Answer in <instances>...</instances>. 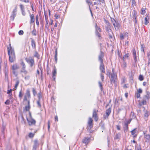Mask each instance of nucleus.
Instances as JSON below:
<instances>
[{
	"label": "nucleus",
	"instance_id": "1",
	"mask_svg": "<svg viewBox=\"0 0 150 150\" xmlns=\"http://www.w3.org/2000/svg\"><path fill=\"white\" fill-rule=\"evenodd\" d=\"M7 50L8 54L9 56V61L11 62H13L16 60V56L14 50L11 47V45L9 47H8Z\"/></svg>",
	"mask_w": 150,
	"mask_h": 150
},
{
	"label": "nucleus",
	"instance_id": "2",
	"mask_svg": "<svg viewBox=\"0 0 150 150\" xmlns=\"http://www.w3.org/2000/svg\"><path fill=\"white\" fill-rule=\"evenodd\" d=\"M104 57V53L101 51L100 52V54L99 56V60L100 62V71L103 73H105V69L104 65L103 64V58Z\"/></svg>",
	"mask_w": 150,
	"mask_h": 150
},
{
	"label": "nucleus",
	"instance_id": "3",
	"mask_svg": "<svg viewBox=\"0 0 150 150\" xmlns=\"http://www.w3.org/2000/svg\"><path fill=\"white\" fill-rule=\"evenodd\" d=\"M25 60L27 63L30 65V67L32 68V70H33L35 69V61L33 57H30L26 58Z\"/></svg>",
	"mask_w": 150,
	"mask_h": 150
},
{
	"label": "nucleus",
	"instance_id": "4",
	"mask_svg": "<svg viewBox=\"0 0 150 150\" xmlns=\"http://www.w3.org/2000/svg\"><path fill=\"white\" fill-rule=\"evenodd\" d=\"M146 95L143 97V99L142 101V103L143 105H145L146 104V101L148 100L150 98V93L149 91H146Z\"/></svg>",
	"mask_w": 150,
	"mask_h": 150
},
{
	"label": "nucleus",
	"instance_id": "5",
	"mask_svg": "<svg viewBox=\"0 0 150 150\" xmlns=\"http://www.w3.org/2000/svg\"><path fill=\"white\" fill-rule=\"evenodd\" d=\"M17 11V5H16L13 10L12 11L11 13V15L10 16V18L12 21H13L15 18L16 16Z\"/></svg>",
	"mask_w": 150,
	"mask_h": 150
},
{
	"label": "nucleus",
	"instance_id": "6",
	"mask_svg": "<svg viewBox=\"0 0 150 150\" xmlns=\"http://www.w3.org/2000/svg\"><path fill=\"white\" fill-rule=\"evenodd\" d=\"M30 94L29 89H28L26 91V92L24 96L23 100L27 101L28 99H30Z\"/></svg>",
	"mask_w": 150,
	"mask_h": 150
},
{
	"label": "nucleus",
	"instance_id": "7",
	"mask_svg": "<svg viewBox=\"0 0 150 150\" xmlns=\"http://www.w3.org/2000/svg\"><path fill=\"white\" fill-rule=\"evenodd\" d=\"M26 119L29 126L35 125L36 121L33 118H27Z\"/></svg>",
	"mask_w": 150,
	"mask_h": 150
},
{
	"label": "nucleus",
	"instance_id": "8",
	"mask_svg": "<svg viewBox=\"0 0 150 150\" xmlns=\"http://www.w3.org/2000/svg\"><path fill=\"white\" fill-rule=\"evenodd\" d=\"M113 25L114 26L115 29L117 30L120 27V25L118 23L117 21H116L113 18Z\"/></svg>",
	"mask_w": 150,
	"mask_h": 150
},
{
	"label": "nucleus",
	"instance_id": "9",
	"mask_svg": "<svg viewBox=\"0 0 150 150\" xmlns=\"http://www.w3.org/2000/svg\"><path fill=\"white\" fill-rule=\"evenodd\" d=\"M95 28L96 35L99 38V39H100V38L101 37L100 35L99 32L101 31V29L99 27L97 26L96 23L95 25Z\"/></svg>",
	"mask_w": 150,
	"mask_h": 150
},
{
	"label": "nucleus",
	"instance_id": "10",
	"mask_svg": "<svg viewBox=\"0 0 150 150\" xmlns=\"http://www.w3.org/2000/svg\"><path fill=\"white\" fill-rule=\"evenodd\" d=\"M106 30L108 33L109 37L110 38H112V32L110 28V27L109 26H106Z\"/></svg>",
	"mask_w": 150,
	"mask_h": 150
},
{
	"label": "nucleus",
	"instance_id": "11",
	"mask_svg": "<svg viewBox=\"0 0 150 150\" xmlns=\"http://www.w3.org/2000/svg\"><path fill=\"white\" fill-rule=\"evenodd\" d=\"M111 108H109L107 109L106 111V114L104 115H103V117L104 119H106L109 115L110 113L111 112Z\"/></svg>",
	"mask_w": 150,
	"mask_h": 150
},
{
	"label": "nucleus",
	"instance_id": "12",
	"mask_svg": "<svg viewBox=\"0 0 150 150\" xmlns=\"http://www.w3.org/2000/svg\"><path fill=\"white\" fill-rule=\"evenodd\" d=\"M113 83L115 84V86H117V80L116 79L117 76L116 73H114L113 72Z\"/></svg>",
	"mask_w": 150,
	"mask_h": 150
},
{
	"label": "nucleus",
	"instance_id": "13",
	"mask_svg": "<svg viewBox=\"0 0 150 150\" xmlns=\"http://www.w3.org/2000/svg\"><path fill=\"white\" fill-rule=\"evenodd\" d=\"M97 111L98 112V111H96V109H94L93 110V117L96 122L98 120V118L97 117V115L96 114Z\"/></svg>",
	"mask_w": 150,
	"mask_h": 150
},
{
	"label": "nucleus",
	"instance_id": "14",
	"mask_svg": "<svg viewBox=\"0 0 150 150\" xmlns=\"http://www.w3.org/2000/svg\"><path fill=\"white\" fill-rule=\"evenodd\" d=\"M34 145H33L32 150H36L37 147L39 146V143L37 140H35L34 141Z\"/></svg>",
	"mask_w": 150,
	"mask_h": 150
},
{
	"label": "nucleus",
	"instance_id": "15",
	"mask_svg": "<svg viewBox=\"0 0 150 150\" xmlns=\"http://www.w3.org/2000/svg\"><path fill=\"white\" fill-rule=\"evenodd\" d=\"M93 122L92 119L91 117H89L88 121V124L90 129L93 127Z\"/></svg>",
	"mask_w": 150,
	"mask_h": 150
},
{
	"label": "nucleus",
	"instance_id": "16",
	"mask_svg": "<svg viewBox=\"0 0 150 150\" xmlns=\"http://www.w3.org/2000/svg\"><path fill=\"white\" fill-rule=\"evenodd\" d=\"M131 134L133 136L134 138H136L137 136V129L135 128L131 131Z\"/></svg>",
	"mask_w": 150,
	"mask_h": 150
},
{
	"label": "nucleus",
	"instance_id": "17",
	"mask_svg": "<svg viewBox=\"0 0 150 150\" xmlns=\"http://www.w3.org/2000/svg\"><path fill=\"white\" fill-rule=\"evenodd\" d=\"M90 138L88 137H85L82 140V142L86 144H88L90 141Z\"/></svg>",
	"mask_w": 150,
	"mask_h": 150
},
{
	"label": "nucleus",
	"instance_id": "18",
	"mask_svg": "<svg viewBox=\"0 0 150 150\" xmlns=\"http://www.w3.org/2000/svg\"><path fill=\"white\" fill-rule=\"evenodd\" d=\"M132 51L133 57L134 58L135 62H136L137 61V58L136 56V52L135 49L133 48L132 49Z\"/></svg>",
	"mask_w": 150,
	"mask_h": 150
},
{
	"label": "nucleus",
	"instance_id": "19",
	"mask_svg": "<svg viewBox=\"0 0 150 150\" xmlns=\"http://www.w3.org/2000/svg\"><path fill=\"white\" fill-rule=\"evenodd\" d=\"M30 23L32 24L35 22L34 16L33 14H31L30 13Z\"/></svg>",
	"mask_w": 150,
	"mask_h": 150
},
{
	"label": "nucleus",
	"instance_id": "20",
	"mask_svg": "<svg viewBox=\"0 0 150 150\" xmlns=\"http://www.w3.org/2000/svg\"><path fill=\"white\" fill-rule=\"evenodd\" d=\"M120 37L121 40H122L125 38H127L128 35L125 33V34H122V33L120 34Z\"/></svg>",
	"mask_w": 150,
	"mask_h": 150
},
{
	"label": "nucleus",
	"instance_id": "21",
	"mask_svg": "<svg viewBox=\"0 0 150 150\" xmlns=\"http://www.w3.org/2000/svg\"><path fill=\"white\" fill-rule=\"evenodd\" d=\"M31 46L33 49H36L35 42L33 39L31 40Z\"/></svg>",
	"mask_w": 150,
	"mask_h": 150
},
{
	"label": "nucleus",
	"instance_id": "22",
	"mask_svg": "<svg viewBox=\"0 0 150 150\" xmlns=\"http://www.w3.org/2000/svg\"><path fill=\"white\" fill-rule=\"evenodd\" d=\"M57 74V70L55 67L53 71L52 72V78L54 80L55 79L56 75Z\"/></svg>",
	"mask_w": 150,
	"mask_h": 150
},
{
	"label": "nucleus",
	"instance_id": "23",
	"mask_svg": "<svg viewBox=\"0 0 150 150\" xmlns=\"http://www.w3.org/2000/svg\"><path fill=\"white\" fill-rule=\"evenodd\" d=\"M128 122H126L124 125V131L125 132H127L128 130Z\"/></svg>",
	"mask_w": 150,
	"mask_h": 150
},
{
	"label": "nucleus",
	"instance_id": "24",
	"mask_svg": "<svg viewBox=\"0 0 150 150\" xmlns=\"http://www.w3.org/2000/svg\"><path fill=\"white\" fill-rule=\"evenodd\" d=\"M121 137V134L120 133H118L116 134L114 137V139H118L119 140Z\"/></svg>",
	"mask_w": 150,
	"mask_h": 150
},
{
	"label": "nucleus",
	"instance_id": "25",
	"mask_svg": "<svg viewBox=\"0 0 150 150\" xmlns=\"http://www.w3.org/2000/svg\"><path fill=\"white\" fill-rule=\"evenodd\" d=\"M19 68V67L16 64H13L12 67V69L13 70H15Z\"/></svg>",
	"mask_w": 150,
	"mask_h": 150
},
{
	"label": "nucleus",
	"instance_id": "26",
	"mask_svg": "<svg viewBox=\"0 0 150 150\" xmlns=\"http://www.w3.org/2000/svg\"><path fill=\"white\" fill-rule=\"evenodd\" d=\"M107 75L109 76L111 81L112 82V74H110V72H107Z\"/></svg>",
	"mask_w": 150,
	"mask_h": 150
},
{
	"label": "nucleus",
	"instance_id": "27",
	"mask_svg": "<svg viewBox=\"0 0 150 150\" xmlns=\"http://www.w3.org/2000/svg\"><path fill=\"white\" fill-rule=\"evenodd\" d=\"M116 3H114V1L113 0V4L114 6H115V4L116 5V8H118L119 6V2L118 0H116Z\"/></svg>",
	"mask_w": 150,
	"mask_h": 150
},
{
	"label": "nucleus",
	"instance_id": "28",
	"mask_svg": "<svg viewBox=\"0 0 150 150\" xmlns=\"http://www.w3.org/2000/svg\"><path fill=\"white\" fill-rule=\"evenodd\" d=\"M130 117L132 119H134L136 117V116L134 112H131L130 114Z\"/></svg>",
	"mask_w": 150,
	"mask_h": 150
},
{
	"label": "nucleus",
	"instance_id": "29",
	"mask_svg": "<svg viewBox=\"0 0 150 150\" xmlns=\"http://www.w3.org/2000/svg\"><path fill=\"white\" fill-rule=\"evenodd\" d=\"M144 135L145 138L147 140H149L150 138V135L149 134H146L144 132Z\"/></svg>",
	"mask_w": 150,
	"mask_h": 150
},
{
	"label": "nucleus",
	"instance_id": "30",
	"mask_svg": "<svg viewBox=\"0 0 150 150\" xmlns=\"http://www.w3.org/2000/svg\"><path fill=\"white\" fill-rule=\"evenodd\" d=\"M55 59L56 62H57V49H56L55 52Z\"/></svg>",
	"mask_w": 150,
	"mask_h": 150
},
{
	"label": "nucleus",
	"instance_id": "31",
	"mask_svg": "<svg viewBox=\"0 0 150 150\" xmlns=\"http://www.w3.org/2000/svg\"><path fill=\"white\" fill-rule=\"evenodd\" d=\"M146 9V8H142L141 9V13L142 15H144L145 13V9Z\"/></svg>",
	"mask_w": 150,
	"mask_h": 150
},
{
	"label": "nucleus",
	"instance_id": "32",
	"mask_svg": "<svg viewBox=\"0 0 150 150\" xmlns=\"http://www.w3.org/2000/svg\"><path fill=\"white\" fill-rule=\"evenodd\" d=\"M21 65L22 66V70H24L25 69L26 66L25 65L24 63V62H22L21 63Z\"/></svg>",
	"mask_w": 150,
	"mask_h": 150
},
{
	"label": "nucleus",
	"instance_id": "33",
	"mask_svg": "<svg viewBox=\"0 0 150 150\" xmlns=\"http://www.w3.org/2000/svg\"><path fill=\"white\" fill-rule=\"evenodd\" d=\"M38 16L37 15L36 16V23L37 25L39 26V22L38 20Z\"/></svg>",
	"mask_w": 150,
	"mask_h": 150
},
{
	"label": "nucleus",
	"instance_id": "34",
	"mask_svg": "<svg viewBox=\"0 0 150 150\" xmlns=\"http://www.w3.org/2000/svg\"><path fill=\"white\" fill-rule=\"evenodd\" d=\"M149 18L148 17H146L145 18V22L144 23V24L146 25H147L148 23H149L148 21V20H149Z\"/></svg>",
	"mask_w": 150,
	"mask_h": 150
},
{
	"label": "nucleus",
	"instance_id": "35",
	"mask_svg": "<svg viewBox=\"0 0 150 150\" xmlns=\"http://www.w3.org/2000/svg\"><path fill=\"white\" fill-rule=\"evenodd\" d=\"M23 96V94L21 90L19 92L18 97L20 99H21Z\"/></svg>",
	"mask_w": 150,
	"mask_h": 150
},
{
	"label": "nucleus",
	"instance_id": "36",
	"mask_svg": "<svg viewBox=\"0 0 150 150\" xmlns=\"http://www.w3.org/2000/svg\"><path fill=\"white\" fill-rule=\"evenodd\" d=\"M34 57H36L38 59L39 58V57H40L38 53L36 51H35V54H34Z\"/></svg>",
	"mask_w": 150,
	"mask_h": 150
},
{
	"label": "nucleus",
	"instance_id": "37",
	"mask_svg": "<svg viewBox=\"0 0 150 150\" xmlns=\"http://www.w3.org/2000/svg\"><path fill=\"white\" fill-rule=\"evenodd\" d=\"M40 100H38L37 101V103L38 105V107L39 108H41V105L40 103Z\"/></svg>",
	"mask_w": 150,
	"mask_h": 150
},
{
	"label": "nucleus",
	"instance_id": "38",
	"mask_svg": "<svg viewBox=\"0 0 150 150\" xmlns=\"http://www.w3.org/2000/svg\"><path fill=\"white\" fill-rule=\"evenodd\" d=\"M94 5L100 4L101 3L100 0H97L96 1L94 2Z\"/></svg>",
	"mask_w": 150,
	"mask_h": 150
},
{
	"label": "nucleus",
	"instance_id": "39",
	"mask_svg": "<svg viewBox=\"0 0 150 150\" xmlns=\"http://www.w3.org/2000/svg\"><path fill=\"white\" fill-rule=\"evenodd\" d=\"M19 80H17L16 82V84L15 86V88H16L18 86L19 84Z\"/></svg>",
	"mask_w": 150,
	"mask_h": 150
},
{
	"label": "nucleus",
	"instance_id": "40",
	"mask_svg": "<svg viewBox=\"0 0 150 150\" xmlns=\"http://www.w3.org/2000/svg\"><path fill=\"white\" fill-rule=\"evenodd\" d=\"M104 20L105 21V23L106 24V25L105 26V27L106 26H110V23H109L108 21L106 20L105 18L104 19Z\"/></svg>",
	"mask_w": 150,
	"mask_h": 150
},
{
	"label": "nucleus",
	"instance_id": "41",
	"mask_svg": "<svg viewBox=\"0 0 150 150\" xmlns=\"http://www.w3.org/2000/svg\"><path fill=\"white\" fill-rule=\"evenodd\" d=\"M144 112H145L144 116L145 117H148L149 116V113L146 110H145Z\"/></svg>",
	"mask_w": 150,
	"mask_h": 150
},
{
	"label": "nucleus",
	"instance_id": "42",
	"mask_svg": "<svg viewBox=\"0 0 150 150\" xmlns=\"http://www.w3.org/2000/svg\"><path fill=\"white\" fill-rule=\"evenodd\" d=\"M19 6L21 9V11L22 10H25L24 6L22 4H20L19 5Z\"/></svg>",
	"mask_w": 150,
	"mask_h": 150
},
{
	"label": "nucleus",
	"instance_id": "43",
	"mask_svg": "<svg viewBox=\"0 0 150 150\" xmlns=\"http://www.w3.org/2000/svg\"><path fill=\"white\" fill-rule=\"evenodd\" d=\"M30 106L27 105L25 107V110L26 111H28L30 109Z\"/></svg>",
	"mask_w": 150,
	"mask_h": 150
},
{
	"label": "nucleus",
	"instance_id": "44",
	"mask_svg": "<svg viewBox=\"0 0 150 150\" xmlns=\"http://www.w3.org/2000/svg\"><path fill=\"white\" fill-rule=\"evenodd\" d=\"M139 79L140 81H142L144 79V77L142 75H140L139 76Z\"/></svg>",
	"mask_w": 150,
	"mask_h": 150
},
{
	"label": "nucleus",
	"instance_id": "45",
	"mask_svg": "<svg viewBox=\"0 0 150 150\" xmlns=\"http://www.w3.org/2000/svg\"><path fill=\"white\" fill-rule=\"evenodd\" d=\"M32 89H33V95L34 96H35L37 93V92H36L34 88H33Z\"/></svg>",
	"mask_w": 150,
	"mask_h": 150
},
{
	"label": "nucleus",
	"instance_id": "46",
	"mask_svg": "<svg viewBox=\"0 0 150 150\" xmlns=\"http://www.w3.org/2000/svg\"><path fill=\"white\" fill-rule=\"evenodd\" d=\"M32 34L34 35H36V31L35 29H34L32 31Z\"/></svg>",
	"mask_w": 150,
	"mask_h": 150
},
{
	"label": "nucleus",
	"instance_id": "47",
	"mask_svg": "<svg viewBox=\"0 0 150 150\" xmlns=\"http://www.w3.org/2000/svg\"><path fill=\"white\" fill-rule=\"evenodd\" d=\"M133 18L135 20H136L137 18L136 13L135 11H134Z\"/></svg>",
	"mask_w": 150,
	"mask_h": 150
},
{
	"label": "nucleus",
	"instance_id": "48",
	"mask_svg": "<svg viewBox=\"0 0 150 150\" xmlns=\"http://www.w3.org/2000/svg\"><path fill=\"white\" fill-rule=\"evenodd\" d=\"M10 101L8 99L4 103L6 105H9L10 104Z\"/></svg>",
	"mask_w": 150,
	"mask_h": 150
},
{
	"label": "nucleus",
	"instance_id": "49",
	"mask_svg": "<svg viewBox=\"0 0 150 150\" xmlns=\"http://www.w3.org/2000/svg\"><path fill=\"white\" fill-rule=\"evenodd\" d=\"M21 118L22 120L21 122L22 124H25V119H24L23 117V116H22Z\"/></svg>",
	"mask_w": 150,
	"mask_h": 150
},
{
	"label": "nucleus",
	"instance_id": "50",
	"mask_svg": "<svg viewBox=\"0 0 150 150\" xmlns=\"http://www.w3.org/2000/svg\"><path fill=\"white\" fill-rule=\"evenodd\" d=\"M34 134H33L32 133H30L29 134V137H30L32 138L34 137Z\"/></svg>",
	"mask_w": 150,
	"mask_h": 150
},
{
	"label": "nucleus",
	"instance_id": "51",
	"mask_svg": "<svg viewBox=\"0 0 150 150\" xmlns=\"http://www.w3.org/2000/svg\"><path fill=\"white\" fill-rule=\"evenodd\" d=\"M23 34V31L22 30H20L18 32V34L20 35H22Z\"/></svg>",
	"mask_w": 150,
	"mask_h": 150
},
{
	"label": "nucleus",
	"instance_id": "52",
	"mask_svg": "<svg viewBox=\"0 0 150 150\" xmlns=\"http://www.w3.org/2000/svg\"><path fill=\"white\" fill-rule=\"evenodd\" d=\"M141 50L144 53V47L143 45H141Z\"/></svg>",
	"mask_w": 150,
	"mask_h": 150
},
{
	"label": "nucleus",
	"instance_id": "53",
	"mask_svg": "<svg viewBox=\"0 0 150 150\" xmlns=\"http://www.w3.org/2000/svg\"><path fill=\"white\" fill-rule=\"evenodd\" d=\"M38 100H40L41 98H42V96L40 93H39L38 94Z\"/></svg>",
	"mask_w": 150,
	"mask_h": 150
},
{
	"label": "nucleus",
	"instance_id": "54",
	"mask_svg": "<svg viewBox=\"0 0 150 150\" xmlns=\"http://www.w3.org/2000/svg\"><path fill=\"white\" fill-rule=\"evenodd\" d=\"M21 13L22 15L23 16H25L26 15V13L25 11V10L21 11Z\"/></svg>",
	"mask_w": 150,
	"mask_h": 150
},
{
	"label": "nucleus",
	"instance_id": "55",
	"mask_svg": "<svg viewBox=\"0 0 150 150\" xmlns=\"http://www.w3.org/2000/svg\"><path fill=\"white\" fill-rule=\"evenodd\" d=\"M99 84L100 87V89H101V91H102L103 89V87H102V86L101 82H99Z\"/></svg>",
	"mask_w": 150,
	"mask_h": 150
},
{
	"label": "nucleus",
	"instance_id": "56",
	"mask_svg": "<svg viewBox=\"0 0 150 150\" xmlns=\"http://www.w3.org/2000/svg\"><path fill=\"white\" fill-rule=\"evenodd\" d=\"M86 2L87 3L89 4V5H91L92 6H93L92 2H91L89 0H87L86 1Z\"/></svg>",
	"mask_w": 150,
	"mask_h": 150
},
{
	"label": "nucleus",
	"instance_id": "57",
	"mask_svg": "<svg viewBox=\"0 0 150 150\" xmlns=\"http://www.w3.org/2000/svg\"><path fill=\"white\" fill-rule=\"evenodd\" d=\"M21 72H23L25 74H27L28 72L25 69L22 70Z\"/></svg>",
	"mask_w": 150,
	"mask_h": 150
},
{
	"label": "nucleus",
	"instance_id": "58",
	"mask_svg": "<svg viewBox=\"0 0 150 150\" xmlns=\"http://www.w3.org/2000/svg\"><path fill=\"white\" fill-rule=\"evenodd\" d=\"M142 90L141 88H139L137 91V92L138 93H142Z\"/></svg>",
	"mask_w": 150,
	"mask_h": 150
},
{
	"label": "nucleus",
	"instance_id": "59",
	"mask_svg": "<svg viewBox=\"0 0 150 150\" xmlns=\"http://www.w3.org/2000/svg\"><path fill=\"white\" fill-rule=\"evenodd\" d=\"M30 76H27L25 77V80H28L30 79Z\"/></svg>",
	"mask_w": 150,
	"mask_h": 150
},
{
	"label": "nucleus",
	"instance_id": "60",
	"mask_svg": "<svg viewBox=\"0 0 150 150\" xmlns=\"http://www.w3.org/2000/svg\"><path fill=\"white\" fill-rule=\"evenodd\" d=\"M8 97L10 99H13V98L12 96V94H9L8 95Z\"/></svg>",
	"mask_w": 150,
	"mask_h": 150
},
{
	"label": "nucleus",
	"instance_id": "61",
	"mask_svg": "<svg viewBox=\"0 0 150 150\" xmlns=\"http://www.w3.org/2000/svg\"><path fill=\"white\" fill-rule=\"evenodd\" d=\"M100 77H101V79L102 81H103V80L104 79V77L103 75L102 74H100Z\"/></svg>",
	"mask_w": 150,
	"mask_h": 150
},
{
	"label": "nucleus",
	"instance_id": "62",
	"mask_svg": "<svg viewBox=\"0 0 150 150\" xmlns=\"http://www.w3.org/2000/svg\"><path fill=\"white\" fill-rule=\"evenodd\" d=\"M116 54L119 57H120V52L119 51H118L117 52V53H116Z\"/></svg>",
	"mask_w": 150,
	"mask_h": 150
},
{
	"label": "nucleus",
	"instance_id": "63",
	"mask_svg": "<svg viewBox=\"0 0 150 150\" xmlns=\"http://www.w3.org/2000/svg\"><path fill=\"white\" fill-rule=\"evenodd\" d=\"M136 95V96L137 98H139L140 97V93H137Z\"/></svg>",
	"mask_w": 150,
	"mask_h": 150
},
{
	"label": "nucleus",
	"instance_id": "64",
	"mask_svg": "<svg viewBox=\"0 0 150 150\" xmlns=\"http://www.w3.org/2000/svg\"><path fill=\"white\" fill-rule=\"evenodd\" d=\"M54 17H55L56 19H58V18H59L60 16H58L57 14H55L54 15Z\"/></svg>",
	"mask_w": 150,
	"mask_h": 150
}]
</instances>
